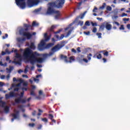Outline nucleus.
<instances>
[{"label":"nucleus","mask_w":130,"mask_h":130,"mask_svg":"<svg viewBox=\"0 0 130 130\" xmlns=\"http://www.w3.org/2000/svg\"><path fill=\"white\" fill-rule=\"evenodd\" d=\"M85 25H86V26H90V22H89V21H86V22H85Z\"/></svg>","instance_id":"nucleus-45"},{"label":"nucleus","mask_w":130,"mask_h":130,"mask_svg":"<svg viewBox=\"0 0 130 130\" xmlns=\"http://www.w3.org/2000/svg\"><path fill=\"white\" fill-rule=\"evenodd\" d=\"M106 29L108 30H111V24H109L108 23H106Z\"/></svg>","instance_id":"nucleus-20"},{"label":"nucleus","mask_w":130,"mask_h":130,"mask_svg":"<svg viewBox=\"0 0 130 130\" xmlns=\"http://www.w3.org/2000/svg\"><path fill=\"white\" fill-rule=\"evenodd\" d=\"M64 3H66V0H56L55 2L52 3L58 9H60V8L63 7Z\"/></svg>","instance_id":"nucleus-8"},{"label":"nucleus","mask_w":130,"mask_h":130,"mask_svg":"<svg viewBox=\"0 0 130 130\" xmlns=\"http://www.w3.org/2000/svg\"><path fill=\"white\" fill-rule=\"evenodd\" d=\"M104 55H106V56H108V52H106L105 53H104Z\"/></svg>","instance_id":"nucleus-58"},{"label":"nucleus","mask_w":130,"mask_h":130,"mask_svg":"<svg viewBox=\"0 0 130 130\" xmlns=\"http://www.w3.org/2000/svg\"><path fill=\"white\" fill-rule=\"evenodd\" d=\"M81 49L80 48V47H78V48H77V51H78V52H81V50H80Z\"/></svg>","instance_id":"nucleus-56"},{"label":"nucleus","mask_w":130,"mask_h":130,"mask_svg":"<svg viewBox=\"0 0 130 130\" xmlns=\"http://www.w3.org/2000/svg\"><path fill=\"white\" fill-rule=\"evenodd\" d=\"M13 117L14 118H12L11 120L12 122L14 121V119H19L20 118V115H19V112H16L15 114H13Z\"/></svg>","instance_id":"nucleus-14"},{"label":"nucleus","mask_w":130,"mask_h":130,"mask_svg":"<svg viewBox=\"0 0 130 130\" xmlns=\"http://www.w3.org/2000/svg\"><path fill=\"white\" fill-rule=\"evenodd\" d=\"M49 118L52 119L53 118V115H52V114H49Z\"/></svg>","instance_id":"nucleus-50"},{"label":"nucleus","mask_w":130,"mask_h":130,"mask_svg":"<svg viewBox=\"0 0 130 130\" xmlns=\"http://www.w3.org/2000/svg\"><path fill=\"white\" fill-rule=\"evenodd\" d=\"M72 52H74V53H76V52H77V51H76V50H75L74 49H72Z\"/></svg>","instance_id":"nucleus-57"},{"label":"nucleus","mask_w":130,"mask_h":130,"mask_svg":"<svg viewBox=\"0 0 130 130\" xmlns=\"http://www.w3.org/2000/svg\"><path fill=\"white\" fill-rule=\"evenodd\" d=\"M36 114V111H34L32 113V115H33V116H35V115Z\"/></svg>","instance_id":"nucleus-55"},{"label":"nucleus","mask_w":130,"mask_h":130,"mask_svg":"<svg viewBox=\"0 0 130 130\" xmlns=\"http://www.w3.org/2000/svg\"><path fill=\"white\" fill-rule=\"evenodd\" d=\"M62 47V46L61 44H58L56 46H55L54 48L52 49V51L50 52L48 54V56H51V55H53L54 54V52H56V51H58L60 48Z\"/></svg>","instance_id":"nucleus-9"},{"label":"nucleus","mask_w":130,"mask_h":130,"mask_svg":"<svg viewBox=\"0 0 130 130\" xmlns=\"http://www.w3.org/2000/svg\"><path fill=\"white\" fill-rule=\"evenodd\" d=\"M17 31H19L20 35H23L25 37H26L27 39H30L31 37H32V34H30V32H25V31H27V28H18Z\"/></svg>","instance_id":"nucleus-7"},{"label":"nucleus","mask_w":130,"mask_h":130,"mask_svg":"<svg viewBox=\"0 0 130 130\" xmlns=\"http://www.w3.org/2000/svg\"><path fill=\"white\" fill-rule=\"evenodd\" d=\"M17 42L19 43H23V41H26V38H17L16 39Z\"/></svg>","instance_id":"nucleus-15"},{"label":"nucleus","mask_w":130,"mask_h":130,"mask_svg":"<svg viewBox=\"0 0 130 130\" xmlns=\"http://www.w3.org/2000/svg\"><path fill=\"white\" fill-rule=\"evenodd\" d=\"M54 7L55 6H54V4H53V3H51L49 4L48 5L47 10L45 13V15H50L54 14L55 18L57 19V18H58L59 16H60V13L59 12V11H55L54 8Z\"/></svg>","instance_id":"nucleus-4"},{"label":"nucleus","mask_w":130,"mask_h":130,"mask_svg":"<svg viewBox=\"0 0 130 130\" xmlns=\"http://www.w3.org/2000/svg\"><path fill=\"white\" fill-rule=\"evenodd\" d=\"M96 35L98 36V38H101V35H102V34L101 33H97Z\"/></svg>","instance_id":"nucleus-40"},{"label":"nucleus","mask_w":130,"mask_h":130,"mask_svg":"<svg viewBox=\"0 0 130 130\" xmlns=\"http://www.w3.org/2000/svg\"><path fill=\"white\" fill-rule=\"evenodd\" d=\"M32 27H37V26H39V23L38 22L34 21L32 24Z\"/></svg>","instance_id":"nucleus-21"},{"label":"nucleus","mask_w":130,"mask_h":130,"mask_svg":"<svg viewBox=\"0 0 130 130\" xmlns=\"http://www.w3.org/2000/svg\"><path fill=\"white\" fill-rule=\"evenodd\" d=\"M42 121H44V122H47V119L46 118H42Z\"/></svg>","instance_id":"nucleus-42"},{"label":"nucleus","mask_w":130,"mask_h":130,"mask_svg":"<svg viewBox=\"0 0 130 130\" xmlns=\"http://www.w3.org/2000/svg\"><path fill=\"white\" fill-rule=\"evenodd\" d=\"M31 100V98H28L27 100L26 99H24L22 101V98H21V101L20 102H22V103H25V102H29Z\"/></svg>","instance_id":"nucleus-19"},{"label":"nucleus","mask_w":130,"mask_h":130,"mask_svg":"<svg viewBox=\"0 0 130 130\" xmlns=\"http://www.w3.org/2000/svg\"><path fill=\"white\" fill-rule=\"evenodd\" d=\"M42 75H38L36 76V78H34L33 80L36 83H39V79H38V78H42Z\"/></svg>","instance_id":"nucleus-17"},{"label":"nucleus","mask_w":130,"mask_h":130,"mask_svg":"<svg viewBox=\"0 0 130 130\" xmlns=\"http://www.w3.org/2000/svg\"><path fill=\"white\" fill-rule=\"evenodd\" d=\"M127 16V14L126 13H122V14L120 16V17H126Z\"/></svg>","instance_id":"nucleus-34"},{"label":"nucleus","mask_w":130,"mask_h":130,"mask_svg":"<svg viewBox=\"0 0 130 130\" xmlns=\"http://www.w3.org/2000/svg\"><path fill=\"white\" fill-rule=\"evenodd\" d=\"M0 66H2L3 67H7V63H5L4 64L3 63V62H0Z\"/></svg>","instance_id":"nucleus-32"},{"label":"nucleus","mask_w":130,"mask_h":130,"mask_svg":"<svg viewBox=\"0 0 130 130\" xmlns=\"http://www.w3.org/2000/svg\"><path fill=\"white\" fill-rule=\"evenodd\" d=\"M10 77L11 76H10V74H9L6 76V77H5V79L7 80V81H9V80H10Z\"/></svg>","instance_id":"nucleus-33"},{"label":"nucleus","mask_w":130,"mask_h":130,"mask_svg":"<svg viewBox=\"0 0 130 130\" xmlns=\"http://www.w3.org/2000/svg\"><path fill=\"white\" fill-rule=\"evenodd\" d=\"M44 39L42 40L40 44L38 45V50H40L41 51L44 49L45 43H46L47 41H49V40L50 39V37L47 36V33H45L44 34Z\"/></svg>","instance_id":"nucleus-6"},{"label":"nucleus","mask_w":130,"mask_h":130,"mask_svg":"<svg viewBox=\"0 0 130 130\" xmlns=\"http://www.w3.org/2000/svg\"><path fill=\"white\" fill-rule=\"evenodd\" d=\"M102 57L101 54H99V55L97 56L98 59H100Z\"/></svg>","instance_id":"nucleus-41"},{"label":"nucleus","mask_w":130,"mask_h":130,"mask_svg":"<svg viewBox=\"0 0 130 130\" xmlns=\"http://www.w3.org/2000/svg\"><path fill=\"white\" fill-rule=\"evenodd\" d=\"M86 14H87V11H85L83 14H81L79 18L80 19H84V17L86 15Z\"/></svg>","instance_id":"nucleus-22"},{"label":"nucleus","mask_w":130,"mask_h":130,"mask_svg":"<svg viewBox=\"0 0 130 130\" xmlns=\"http://www.w3.org/2000/svg\"><path fill=\"white\" fill-rule=\"evenodd\" d=\"M77 60H78L79 62H80V63H82L83 61H84V62H86V63H88V59L84 58V55H83L79 56L77 58Z\"/></svg>","instance_id":"nucleus-13"},{"label":"nucleus","mask_w":130,"mask_h":130,"mask_svg":"<svg viewBox=\"0 0 130 130\" xmlns=\"http://www.w3.org/2000/svg\"><path fill=\"white\" fill-rule=\"evenodd\" d=\"M18 74H22V73H24V70H22V69H20L18 71Z\"/></svg>","instance_id":"nucleus-37"},{"label":"nucleus","mask_w":130,"mask_h":130,"mask_svg":"<svg viewBox=\"0 0 130 130\" xmlns=\"http://www.w3.org/2000/svg\"><path fill=\"white\" fill-rule=\"evenodd\" d=\"M28 125L30 127H33L34 126H35V124H34V123H29Z\"/></svg>","instance_id":"nucleus-38"},{"label":"nucleus","mask_w":130,"mask_h":130,"mask_svg":"<svg viewBox=\"0 0 130 130\" xmlns=\"http://www.w3.org/2000/svg\"><path fill=\"white\" fill-rule=\"evenodd\" d=\"M79 25H80L81 26H82V25L84 24V22H83V21H80V22H79Z\"/></svg>","instance_id":"nucleus-53"},{"label":"nucleus","mask_w":130,"mask_h":130,"mask_svg":"<svg viewBox=\"0 0 130 130\" xmlns=\"http://www.w3.org/2000/svg\"><path fill=\"white\" fill-rule=\"evenodd\" d=\"M7 53L8 54H10L11 53V52L9 51V49H7L6 50V52H2V55H5V54H6Z\"/></svg>","instance_id":"nucleus-23"},{"label":"nucleus","mask_w":130,"mask_h":130,"mask_svg":"<svg viewBox=\"0 0 130 130\" xmlns=\"http://www.w3.org/2000/svg\"><path fill=\"white\" fill-rule=\"evenodd\" d=\"M123 20H124L125 22L129 21V18H123Z\"/></svg>","instance_id":"nucleus-47"},{"label":"nucleus","mask_w":130,"mask_h":130,"mask_svg":"<svg viewBox=\"0 0 130 130\" xmlns=\"http://www.w3.org/2000/svg\"><path fill=\"white\" fill-rule=\"evenodd\" d=\"M84 34H85V35H90V31H88V32L84 31Z\"/></svg>","instance_id":"nucleus-48"},{"label":"nucleus","mask_w":130,"mask_h":130,"mask_svg":"<svg viewBox=\"0 0 130 130\" xmlns=\"http://www.w3.org/2000/svg\"><path fill=\"white\" fill-rule=\"evenodd\" d=\"M118 18V16H114L112 17L113 20H116V19H117Z\"/></svg>","instance_id":"nucleus-44"},{"label":"nucleus","mask_w":130,"mask_h":130,"mask_svg":"<svg viewBox=\"0 0 130 130\" xmlns=\"http://www.w3.org/2000/svg\"><path fill=\"white\" fill-rule=\"evenodd\" d=\"M127 29H128V30H130V24L127 25Z\"/></svg>","instance_id":"nucleus-61"},{"label":"nucleus","mask_w":130,"mask_h":130,"mask_svg":"<svg viewBox=\"0 0 130 130\" xmlns=\"http://www.w3.org/2000/svg\"><path fill=\"white\" fill-rule=\"evenodd\" d=\"M39 95H42V91L40 90L39 92Z\"/></svg>","instance_id":"nucleus-63"},{"label":"nucleus","mask_w":130,"mask_h":130,"mask_svg":"<svg viewBox=\"0 0 130 130\" xmlns=\"http://www.w3.org/2000/svg\"><path fill=\"white\" fill-rule=\"evenodd\" d=\"M113 24H115V25H117V26H119V23L117 22H113Z\"/></svg>","instance_id":"nucleus-54"},{"label":"nucleus","mask_w":130,"mask_h":130,"mask_svg":"<svg viewBox=\"0 0 130 130\" xmlns=\"http://www.w3.org/2000/svg\"><path fill=\"white\" fill-rule=\"evenodd\" d=\"M27 46L29 48H26L24 50L20 49V52H23V58L27 61H29L31 64H34L36 62L41 63L43 61V59L40 58V54L37 52H34L32 50L35 49L36 47L34 43L31 42L30 44L29 43H26Z\"/></svg>","instance_id":"nucleus-1"},{"label":"nucleus","mask_w":130,"mask_h":130,"mask_svg":"<svg viewBox=\"0 0 130 130\" xmlns=\"http://www.w3.org/2000/svg\"><path fill=\"white\" fill-rule=\"evenodd\" d=\"M105 28V25L102 24L100 27V30H104Z\"/></svg>","instance_id":"nucleus-28"},{"label":"nucleus","mask_w":130,"mask_h":130,"mask_svg":"<svg viewBox=\"0 0 130 130\" xmlns=\"http://www.w3.org/2000/svg\"><path fill=\"white\" fill-rule=\"evenodd\" d=\"M13 70H14V67H11V66L10 67L9 69H8V68L7 69V71L8 73H11V72H12V71H13Z\"/></svg>","instance_id":"nucleus-25"},{"label":"nucleus","mask_w":130,"mask_h":130,"mask_svg":"<svg viewBox=\"0 0 130 130\" xmlns=\"http://www.w3.org/2000/svg\"><path fill=\"white\" fill-rule=\"evenodd\" d=\"M69 31H68L67 35L66 36H65V37H68V36H70L71 35V33L72 32V30L73 29H72V28H67L66 29V30H69Z\"/></svg>","instance_id":"nucleus-18"},{"label":"nucleus","mask_w":130,"mask_h":130,"mask_svg":"<svg viewBox=\"0 0 130 130\" xmlns=\"http://www.w3.org/2000/svg\"><path fill=\"white\" fill-rule=\"evenodd\" d=\"M1 79H2V80H4L5 79H6V76L5 75H2L1 76Z\"/></svg>","instance_id":"nucleus-46"},{"label":"nucleus","mask_w":130,"mask_h":130,"mask_svg":"<svg viewBox=\"0 0 130 130\" xmlns=\"http://www.w3.org/2000/svg\"><path fill=\"white\" fill-rule=\"evenodd\" d=\"M24 74H27V72H28V68H26L24 70V71H23Z\"/></svg>","instance_id":"nucleus-43"},{"label":"nucleus","mask_w":130,"mask_h":130,"mask_svg":"<svg viewBox=\"0 0 130 130\" xmlns=\"http://www.w3.org/2000/svg\"><path fill=\"white\" fill-rule=\"evenodd\" d=\"M64 37V35H61V37L60 38L58 37V36H56V38L58 40H61L62 39H63Z\"/></svg>","instance_id":"nucleus-24"},{"label":"nucleus","mask_w":130,"mask_h":130,"mask_svg":"<svg viewBox=\"0 0 130 130\" xmlns=\"http://www.w3.org/2000/svg\"><path fill=\"white\" fill-rule=\"evenodd\" d=\"M60 58L61 59H62V60H64V62H66V63H71V62H74V61H75V59L74 58V57H70L69 61L68 60V58L67 57V56L61 55Z\"/></svg>","instance_id":"nucleus-10"},{"label":"nucleus","mask_w":130,"mask_h":130,"mask_svg":"<svg viewBox=\"0 0 130 130\" xmlns=\"http://www.w3.org/2000/svg\"><path fill=\"white\" fill-rule=\"evenodd\" d=\"M105 7H106V3H104L103 4L102 6L100 7V10H104V9L105 8Z\"/></svg>","instance_id":"nucleus-27"},{"label":"nucleus","mask_w":130,"mask_h":130,"mask_svg":"<svg viewBox=\"0 0 130 130\" xmlns=\"http://www.w3.org/2000/svg\"><path fill=\"white\" fill-rule=\"evenodd\" d=\"M13 82H15L16 83H18V84H22L23 83V87H27L28 86V82L25 81L24 82L23 80L21 78H13Z\"/></svg>","instance_id":"nucleus-11"},{"label":"nucleus","mask_w":130,"mask_h":130,"mask_svg":"<svg viewBox=\"0 0 130 130\" xmlns=\"http://www.w3.org/2000/svg\"><path fill=\"white\" fill-rule=\"evenodd\" d=\"M92 32L93 33H96V32H97V28H96V27H94L92 29Z\"/></svg>","instance_id":"nucleus-39"},{"label":"nucleus","mask_w":130,"mask_h":130,"mask_svg":"<svg viewBox=\"0 0 130 130\" xmlns=\"http://www.w3.org/2000/svg\"><path fill=\"white\" fill-rule=\"evenodd\" d=\"M92 56V54L90 53L88 56H87V58L88 60H91V57Z\"/></svg>","instance_id":"nucleus-30"},{"label":"nucleus","mask_w":130,"mask_h":130,"mask_svg":"<svg viewBox=\"0 0 130 130\" xmlns=\"http://www.w3.org/2000/svg\"><path fill=\"white\" fill-rule=\"evenodd\" d=\"M2 99H3V98H0V106H1L2 107H4L5 112L8 113V112H9V107L6 106V103L3 102V101H2Z\"/></svg>","instance_id":"nucleus-12"},{"label":"nucleus","mask_w":130,"mask_h":130,"mask_svg":"<svg viewBox=\"0 0 130 130\" xmlns=\"http://www.w3.org/2000/svg\"><path fill=\"white\" fill-rule=\"evenodd\" d=\"M97 11H98V8L96 7H94V9L92 10L93 13H97Z\"/></svg>","instance_id":"nucleus-29"},{"label":"nucleus","mask_w":130,"mask_h":130,"mask_svg":"<svg viewBox=\"0 0 130 130\" xmlns=\"http://www.w3.org/2000/svg\"><path fill=\"white\" fill-rule=\"evenodd\" d=\"M42 128V125H39V126L38 127V129H41Z\"/></svg>","instance_id":"nucleus-52"},{"label":"nucleus","mask_w":130,"mask_h":130,"mask_svg":"<svg viewBox=\"0 0 130 130\" xmlns=\"http://www.w3.org/2000/svg\"><path fill=\"white\" fill-rule=\"evenodd\" d=\"M8 90H14L15 91L21 90L22 91V92H18V94L15 95V96L17 97V98L15 99L16 103H20V102H21V98L24 96V91H27L28 88L25 86L22 87V86H21V83L13 84L12 87L10 88H9Z\"/></svg>","instance_id":"nucleus-3"},{"label":"nucleus","mask_w":130,"mask_h":130,"mask_svg":"<svg viewBox=\"0 0 130 130\" xmlns=\"http://www.w3.org/2000/svg\"><path fill=\"white\" fill-rule=\"evenodd\" d=\"M54 45V43H50L46 46V48L47 49L50 48L51 46H53Z\"/></svg>","instance_id":"nucleus-26"},{"label":"nucleus","mask_w":130,"mask_h":130,"mask_svg":"<svg viewBox=\"0 0 130 130\" xmlns=\"http://www.w3.org/2000/svg\"><path fill=\"white\" fill-rule=\"evenodd\" d=\"M92 26H97V23H92Z\"/></svg>","instance_id":"nucleus-60"},{"label":"nucleus","mask_w":130,"mask_h":130,"mask_svg":"<svg viewBox=\"0 0 130 130\" xmlns=\"http://www.w3.org/2000/svg\"><path fill=\"white\" fill-rule=\"evenodd\" d=\"M23 116V117H28V116H27V115L26 114H24Z\"/></svg>","instance_id":"nucleus-64"},{"label":"nucleus","mask_w":130,"mask_h":130,"mask_svg":"<svg viewBox=\"0 0 130 130\" xmlns=\"http://www.w3.org/2000/svg\"><path fill=\"white\" fill-rule=\"evenodd\" d=\"M41 10H42L41 8H39V9L36 10V11L37 12H41Z\"/></svg>","instance_id":"nucleus-51"},{"label":"nucleus","mask_w":130,"mask_h":130,"mask_svg":"<svg viewBox=\"0 0 130 130\" xmlns=\"http://www.w3.org/2000/svg\"><path fill=\"white\" fill-rule=\"evenodd\" d=\"M120 30H124V26L123 25H121V26L119 27Z\"/></svg>","instance_id":"nucleus-35"},{"label":"nucleus","mask_w":130,"mask_h":130,"mask_svg":"<svg viewBox=\"0 0 130 130\" xmlns=\"http://www.w3.org/2000/svg\"><path fill=\"white\" fill-rule=\"evenodd\" d=\"M8 34H6L5 36L3 37V39H6V38H8Z\"/></svg>","instance_id":"nucleus-36"},{"label":"nucleus","mask_w":130,"mask_h":130,"mask_svg":"<svg viewBox=\"0 0 130 130\" xmlns=\"http://www.w3.org/2000/svg\"><path fill=\"white\" fill-rule=\"evenodd\" d=\"M16 4L19 9L24 10L26 8H33L36 7L40 3L39 0H27L26 3L25 0H15Z\"/></svg>","instance_id":"nucleus-2"},{"label":"nucleus","mask_w":130,"mask_h":130,"mask_svg":"<svg viewBox=\"0 0 130 130\" xmlns=\"http://www.w3.org/2000/svg\"><path fill=\"white\" fill-rule=\"evenodd\" d=\"M96 19H97V20H98L99 21H102V18L98 17Z\"/></svg>","instance_id":"nucleus-62"},{"label":"nucleus","mask_w":130,"mask_h":130,"mask_svg":"<svg viewBox=\"0 0 130 130\" xmlns=\"http://www.w3.org/2000/svg\"><path fill=\"white\" fill-rule=\"evenodd\" d=\"M107 11H112V8L110 6H107Z\"/></svg>","instance_id":"nucleus-31"},{"label":"nucleus","mask_w":130,"mask_h":130,"mask_svg":"<svg viewBox=\"0 0 130 130\" xmlns=\"http://www.w3.org/2000/svg\"><path fill=\"white\" fill-rule=\"evenodd\" d=\"M83 2H86V0H82V2L78 4V7H80L81 5H82V3H83Z\"/></svg>","instance_id":"nucleus-49"},{"label":"nucleus","mask_w":130,"mask_h":130,"mask_svg":"<svg viewBox=\"0 0 130 130\" xmlns=\"http://www.w3.org/2000/svg\"><path fill=\"white\" fill-rule=\"evenodd\" d=\"M4 86V83L2 82H0V87H3Z\"/></svg>","instance_id":"nucleus-59"},{"label":"nucleus","mask_w":130,"mask_h":130,"mask_svg":"<svg viewBox=\"0 0 130 130\" xmlns=\"http://www.w3.org/2000/svg\"><path fill=\"white\" fill-rule=\"evenodd\" d=\"M14 96H15V94L14 93V92H11L9 93V95L8 94H6L5 97H6V99H9V98L10 97H14Z\"/></svg>","instance_id":"nucleus-16"},{"label":"nucleus","mask_w":130,"mask_h":130,"mask_svg":"<svg viewBox=\"0 0 130 130\" xmlns=\"http://www.w3.org/2000/svg\"><path fill=\"white\" fill-rule=\"evenodd\" d=\"M15 49L13 48L12 51L10 52L11 53L12 52H14L15 53V56L14 58V61L12 62H14L15 64H21V61L22 59H24V58H23V55H21L20 53H22L23 52H21V50L20 51L18 52V50H14Z\"/></svg>","instance_id":"nucleus-5"}]
</instances>
